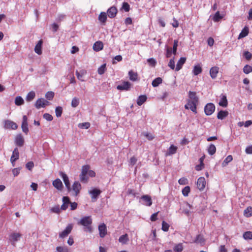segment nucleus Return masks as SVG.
Segmentation results:
<instances>
[{
    "label": "nucleus",
    "instance_id": "obj_1",
    "mask_svg": "<svg viewBox=\"0 0 252 252\" xmlns=\"http://www.w3.org/2000/svg\"><path fill=\"white\" fill-rule=\"evenodd\" d=\"M92 220L90 216L82 218L78 222V224L83 225L85 227L84 231L89 232H92Z\"/></svg>",
    "mask_w": 252,
    "mask_h": 252
},
{
    "label": "nucleus",
    "instance_id": "obj_2",
    "mask_svg": "<svg viewBox=\"0 0 252 252\" xmlns=\"http://www.w3.org/2000/svg\"><path fill=\"white\" fill-rule=\"evenodd\" d=\"M215 106L214 104L209 103L206 105L204 108V112L206 115H211L214 112Z\"/></svg>",
    "mask_w": 252,
    "mask_h": 252
},
{
    "label": "nucleus",
    "instance_id": "obj_3",
    "mask_svg": "<svg viewBox=\"0 0 252 252\" xmlns=\"http://www.w3.org/2000/svg\"><path fill=\"white\" fill-rule=\"evenodd\" d=\"M101 192V190L96 189L90 191L89 193L91 195L92 201L93 202H95Z\"/></svg>",
    "mask_w": 252,
    "mask_h": 252
},
{
    "label": "nucleus",
    "instance_id": "obj_4",
    "mask_svg": "<svg viewBox=\"0 0 252 252\" xmlns=\"http://www.w3.org/2000/svg\"><path fill=\"white\" fill-rule=\"evenodd\" d=\"M60 175L63 178L65 186L67 189L68 191H70L71 190V188L70 187V182L67 175L63 172H60Z\"/></svg>",
    "mask_w": 252,
    "mask_h": 252
},
{
    "label": "nucleus",
    "instance_id": "obj_5",
    "mask_svg": "<svg viewBox=\"0 0 252 252\" xmlns=\"http://www.w3.org/2000/svg\"><path fill=\"white\" fill-rule=\"evenodd\" d=\"M140 199L143 201V204L147 206H150L152 204L151 197L149 195H144L142 196Z\"/></svg>",
    "mask_w": 252,
    "mask_h": 252
},
{
    "label": "nucleus",
    "instance_id": "obj_6",
    "mask_svg": "<svg viewBox=\"0 0 252 252\" xmlns=\"http://www.w3.org/2000/svg\"><path fill=\"white\" fill-rule=\"evenodd\" d=\"M198 103L188 100L185 107L187 109H190L193 112L196 113V106Z\"/></svg>",
    "mask_w": 252,
    "mask_h": 252
},
{
    "label": "nucleus",
    "instance_id": "obj_7",
    "mask_svg": "<svg viewBox=\"0 0 252 252\" xmlns=\"http://www.w3.org/2000/svg\"><path fill=\"white\" fill-rule=\"evenodd\" d=\"M4 127L6 129L11 128L12 129H16L17 128L18 126L13 121L10 120H6L4 122Z\"/></svg>",
    "mask_w": 252,
    "mask_h": 252
},
{
    "label": "nucleus",
    "instance_id": "obj_8",
    "mask_svg": "<svg viewBox=\"0 0 252 252\" xmlns=\"http://www.w3.org/2000/svg\"><path fill=\"white\" fill-rule=\"evenodd\" d=\"M28 118L26 116L24 115L23 117L22 124V131L26 134L29 132L28 124Z\"/></svg>",
    "mask_w": 252,
    "mask_h": 252
},
{
    "label": "nucleus",
    "instance_id": "obj_9",
    "mask_svg": "<svg viewBox=\"0 0 252 252\" xmlns=\"http://www.w3.org/2000/svg\"><path fill=\"white\" fill-rule=\"evenodd\" d=\"M72 229V224H68L65 228V230H64L63 232H62L59 234L60 237L62 238H63L66 237L71 232Z\"/></svg>",
    "mask_w": 252,
    "mask_h": 252
},
{
    "label": "nucleus",
    "instance_id": "obj_10",
    "mask_svg": "<svg viewBox=\"0 0 252 252\" xmlns=\"http://www.w3.org/2000/svg\"><path fill=\"white\" fill-rule=\"evenodd\" d=\"M206 185V181L204 177H201L198 179L197 182V188L200 190H202L204 189Z\"/></svg>",
    "mask_w": 252,
    "mask_h": 252
},
{
    "label": "nucleus",
    "instance_id": "obj_11",
    "mask_svg": "<svg viewBox=\"0 0 252 252\" xmlns=\"http://www.w3.org/2000/svg\"><path fill=\"white\" fill-rule=\"evenodd\" d=\"M81 189V186L79 182L77 181L75 182L72 185V190L74 191L73 195L77 196L79 194Z\"/></svg>",
    "mask_w": 252,
    "mask_h": 252
},
{
    "label": "nucleus",
    "instance_id": "obj_12",
    "mask_svg": "<svg viewBox=\"0 0 252 252\" xmlns=\"http://www.w3.org/2000/svg\"><path fill=\"white\" fill-rule=\"evenodd\" d=\"M131 86V84L129 82H124L121 85H118L117 89L119 90H129Z\"/></svg>",
    "mask_w": 252,
    "mask_h": 252
},
{
    "label": "nucleus",
    "instance_id": "obj_13",
    "mask_svg": "<svg viewBox=\"0 0 252 252\" xmlns=\"http://www.w3.org/2000/svg\"><path fill=\"white\" fill-rule=\"evenodd\" d=\"M98 230L99 232L100 237L103 238L107 234L106 226L105 224L103 223L98 226Z\"/></svg>",
    "mask_w": 252,
    "mask_h": 252
},
{
    "label": "nucleus",
    "instance_id": "obj_14",
    "mask_svg": "<svg viewBox=\"0 0 252 252\" xmlns=\"http://www.w3.org/2000/svg\"><path fill=\"white\" fill-rule=\"evenodd\" d=\"M21 236V235L19 233H13L10 236L9 240L11 242L12 244L14 245V243L18 241Z\"/></svg>",
    "mask_w": 252,
    "mask_h": 252
},
{
    "label": "nucleus",
    "instance_id": "obj_15",
    "mask_svg": "<svg viewBox=\"0 0 252 252\" xmlns=\"http://www.w3.org/2000/svg\"><path fill=\"white\" fill-rule=\"evenodd\" d=\"M189 99L188 100L198 103V98L196 96V93L194 92L189 91Z\"/></svg>",
    "mask_w": 252,
    "mask_h": 252
},
{
    "label": "nucleus",
    "instance_id": "obj_16",
    "mask_svg": "<svg viewBox=\"0 0 252 252\" xmlns=\"http://www.w3.org/2000/svg\"><path fill=\"white\" fill-rule=\"evenodd\" d=\"M117 9L116 7L112 6L107 10V14L109 17L114 18L116 15Z\"/></svg>",
    "mask_w": 252,
    "mask_h": 252
},
{
    "label": "nucleus",
    "instance_id": "obj_17",
    "mask_svg": "<svg viewBox=\"0 0 252 252\" xmlns=\"http://www.w3.org/2000/svg\"><path fill=\"white\" fill-rule=\"evenodd\" d=\"M15 142L17 146L20 147H21L24 145V139L21 134H18L16 136Z\"/></svg>",
    "mask_w": 252,
    "mask_h": 252
},
{
    "label": "nucleus",
    "instance_id": "obj_18",
    "mask_svg": "<svg viewBox=\"0 0 252 252\" xmlns=\"http://www.w3.org/2000/svg\"><path fill=\"white\" fill-rule=\"evenodd\" d=\"M219 68L218 66L212 67L210 70V74L212 79H215L219 72Z\"/></svg>",
    "mask_w": 252,
    "mask_h": 252
},
{
    "label": "nucleus",
    "instance_id": "obj_19",
    "mask_svg": "<svg viewBox=\"0 0 252 252\" xmlns=\"http://www.w3.org/2000/svg\"><path fill=\"white\" fill-rule=\"evenodd\" d=\"M53 186L58 190H62L63 188V185L59 179H57L53 182Z\"/></svg>",
    "mask_w": 252,
    "mask_h": 252
},
{
    "label": "nucleus",
    "instance_id": "obj_20",
    "mask_svg": "<svg viewBox=\"0 0 252 252\" xmlns=\"http://www.w3.org/2000/svg\"><path fill=\"white\" fill-rule=\"evenodd\" d=\"M186 61V58H181L177 63L176 67L175 68V71H178L180 70L182 68L183 65L185 63Z\"/></svg>",
    "mask_w": 252,
    "mask_h": 252
},
{
    "label": "nucleus",
    "instance_id": "obj_21",
    "mask_svg": "<svg viewBox=\"0 0 252 252\" xmlns=\"http://www.w3.org/2000/svg\"><path fill=\"white\" fill-rule=\"evenodd\" d=\"M63 204L61 206V209L65 210L67 208L68 204L70 203L69 197L67 196L63 197Z\"/></svg>",
    "mask_w": 252,
    "mask_h": 252
},
{
    "label": "nucleus",
    "instance_id": "obj_22",
    "mask_svg": "<svg viewBox=\"0 0 252 252\" xmlns=\"http://www.w3.org/2000/svg\"><path fill=\"white\" fill-rule=\"evenodd\" d=\"M177 147L173 145H171L167 152L165 154L166 156H168L170 155H173L175 154L177 152Z\"/></svg>",
    "mask_w": 252,
    "mask_h": 252
},
{
    "label": "nucleus",
    "instance_id": "obj_23",
    "mask_svg": "<svg viewBox=\"0 0 252 252\" xmlns=\"http://www.w3.org/2000/svg\"><path fill=\"white\" fill-rule=\"evenodd\" d=\"M42 43H43L42 40H40L34 47L35 52L38 55H41L42 54L41 47H42Z\"/></svg>",
    "mask_w": 252,
    "mask_h": 252
},
{
    "label": "nucleus",
    "instance_id": "obj_24",
    "mask_svg": "<svg viewBox=\"0 0 252 252\" xmlns=\"http://www.w3.org/2000/svg\"><path fill=\"white\" fill-rule=\"evenodd\" d=\"M103 44L101 41H97L94 43L93 46V49L95 51H99L103 49Z\"/></svg>",
    "mask_w": 252,
    "mask_h": 252
},
{
    "label": "nucleus",
    "instance_id": "obj_25",
    "mask_svg": "<svg viewBox=\"0 0 252 252\" xmlns=\"http://www.w3.org/2000/svg\"><path fill=\"white\" fill-rule=\"evenodd\" d=\"M128 241L129 238L127 234L121 236L119 239V242L123 244H126Z\"/></svg>",
    "mask_w": 252,
    "mask_h": 252
},
{
    "label": "nucleus",
    "instance_id": "obj_26",
    "mask_svg": "<svg viewBox=\"0 0 252 252\" xmlns=\"http://www.w3.org/2000/svg\"><path fill=\"white\" fill-rule=\"evenodd\" d=\"M35 106L37 109H39L41 107H44V98H40L38 99L35 103Z\"/></svg>",
    "mask_w": 252,
    "mask_h": 252
},
{
    "label": "nucleus",
    "instance_id": "obj_27",
    "mask_svg": "<svg viewBox=\"0 0 252 252\" xmlns=\"http://www.w3.org/2000/svg\"><path fill=\"white\" fill-rule=\"evenodd\" d=\"M76 75L77 76V78L81 81H84V80L83 79V76L86 74V71L84 70H82L80 72L78 71H76Z\"/></svg>",
    "mask_w": 252,
    "mask_h": 252
},
{
    "label": "nucleus",
    "instance_id": "obj_28",
    "mask_svg": "<svg viewBox=\"0 0 252 252\" xmlns=\"http://www.w3.org/2000/svg\"><path fill=\"white\" fill-rule=\"evenodd\" d=\"M147 100V96L145 95H140L137 100V103L139 106L143 104Z\"/></svg>",
    "mask_w": 252,
    "mask_h": 252
},
{
    "label": "nucleus",
    "instance_id": "obj_29",
    "mask_svg": "<svg viewBox=\"0 0 252 252\" xmlns=\"http://www.w3.org/2000/svg\"><path fill=\"white\" fill-rule=\"evenodd\" d=\"M219 105L222 107H226L228 104L226 96L224 95H222L221 99L219 102Z\"/></svg>",
    "mask_w": 252,
    "mask_h": 252
},
{
    "label": "nucleus",
    "instance_id": "obj_30",
    "mask_svg": "<svg viewBox=\"0 0 252 252\" xmlns=\"http://www.w3.org/2000/svg\"><path fill=\"white\" fill-rule=\"evenodd\" d=\"M129 79L132 81H135L137 80L138 74L136 72L130 70L128 72Z\"/></svg>",
    "mask_w": 252,
    "mask_h": 252
},
{
    "label": "nucleus",
    "instance_id": "obj_31",
    "mask_svg": "<svg viewBox=\"0 0 252 252\" xmlns=\"http://www.w3.org/2000/svg\"><path fill=\"white\" fill-rule=\"evenodd\" d=\"M249 33V30L248 28L245 27L242 31H241V33L239 34L238 36V39L242 38L245 36H246Z\"/></svg>",
    "mask_w": 252,
    "mask_h": 252
},
{
    "label": "nucleus",
    "instance_id": "obj_32",
    "mask_svg": "<svg viewBox=\"0 0 252 252\" xmlns=\"http://www.w3.org/2000/svg\"><path fill=\"white\" fill-rule=\"evenodd\" d=\"M228 115L227 111H220L217 115V118L219 119L222 120Z\"/></svg>",
    "mask_w": 252,
    "mask_h": 252
},
{
    "label": "nucleus",
    "instance_id": "obj_33",
    "mask_svg": "<svg viewBox=\"0 0 252 252\" xmlns=\"http://www.w3.org/2000/svg\"><path fill=\"white\" fill-rule=\"evenodd\" d=\"M35 96V93L33 91H31L26 96V100L29 102L31 101L32 100L34 99Z\"/></svg>",
    "mask_w": 252,
    "mask_h": 252
},
{
    "label": "nucleus",
    "instance_id": "obj_34",
    "mask_svg": "<svg viewBox=\"0 0 252 252\" xmlns=\"http://www.w3.org/2000/svg\"><path fill=\"white\" fill-rule=\"evenodd\" d=\"M202 72V68L200 65L198 64L194 66L193 73L194 75H197Z\"/></svg>",
    "mask_w": 252,
    "mask_h": 252
},
{
    "label": "nucleus",
    "instance_id": "obj_35",
    "mask_svg": "<svg viewBox=\"0 0 252 252\" xmlns=\"http://www.w3.org/2000/svg\"><path fill=\"white\" fill-rule=\"evenodd\" d=\"M216 151V148L215 146L211 144L210 145L209 147L208 148V152L209 155H213Z\"/></svg>",
    "mask_w": 252,
    "mask_h": 252
},
{
    "label": "nucleus",
    "instance_id": "obj_36",
    "mask_svg": "<svg viewBox=\"0 0 252 252\" xmlns=\"http://www.w3.org/2000/svg\"><path fill=\"white\" fill-rule=\"evenodd\" d=\"M107 19V15L105 12H101L98 16V20L102 23H105Z\"/></svg>",
    "mask_w": 252,
    "mask_h": 252
},
{
    "label": "nucleus",
    "instance_id": "obj_37",
    "mask_svg": "<svg viewBox=\"0 0 252 252\" xmlns=\"http://www.w3.org/2000/svg\"><path fill=\"white\" fill-rule=\"evenodd\" d=\"M204 241L205 240L203 236L199 234L196 236V239L194 242L195 243H199L201 245H203L204 243Z\"/></svg>",
    "mask_w": 252,
    "mask_h": 252
},
{
    "label": "nucleus",
    "instance_id": "obj_38",
    "mask_svg": "<svg viewBox=\"0 0 252 252\" xmlns=\"http://www.w3.org/2000/svg\"><path fill=\"white\" fill-rule=\"evenodd\" d=\"M162 80L160 77H158L153 81L152 84L153 87H156L162 83Z\"/></svg>",
    "mask_w": 252,
    "mask_h": 252
},
{
    "label": "nucleus",
    "instance_id": "obj_39",
    "mask_svg": "<svg viewBox=\"0 0 252 252\" xmlns=\"http://www.w3.org/2000/svg\"><path fill=\"white\" fill-rule=\"evenodd\" d=\"M233 159L232 156L231 155L228 156L224 160V161L222 163V166L223 167L226 166L229 162L231 161Z\"/></svg>",
    "mask_w": 252,
    "mask_h": 252
},
{
    "label": "nucleus",
    "instance_id": "obj_40",
    "mask_svg": "<svg viewBox=\"0 0 252 252\" xmlns=\"http://www.w3.org/2000/svg\"><path fill=\"white\" fill-rule=\"evenodd\" d=\"M24 101L22 97L17 96L15 99V103L16 105L20 106L23 104Z\"/></svg>",
    "mask_w": 252,
    "mask_h": 252
},
{
    "label": "nucleus",
    "instance_id": "obj_41",
    "mask_svg": "<svg viewBox=\"0 0 252 252\" xmlns=\"http://www.w3.org/2000/svg\"><path fill=\"white\" fill-rule=\"evenodd\" d=\"M19 158V151L17 148H15L12 153V155L10 159H15L16 160Z\"/></svg>",
    "mask_w": 252,
    "mask_h": 252
},
{
    "label": "nucleus",
    "instance_id": "obj_42",
    "mask_svg": "<svg viewBox=\"0 0 252 252\" xmlns=\"http://www.w3.org/2000/svg\"><path fill=\"white\" fill-rule=\"evenodd\" d=\"M244 214L247 217L252 216V207H249L245 209L244 212Z\"/></svg>",
    "mask_w": 252,
    "mask_h": 252
},
{
    "label": "nucleus",
    "instance_id": "obj_43",
    "mask_svg": "<svg viewBox=\"0 0 252 252\" xmlns=\"http://www.w3.org/2000/svg\"><path fill=\"white\" fill-rule=\"evenodd\" d=\"M79 103V98L75 97H74L71 101V106L72 107L75 108L76 107Z\"/></svg>",
    "mask_w": 252,
    "mask_h": 252
},
{
    "label": "nucleus",
    "instance_id": "obj_44",
    "mask_svg": "<svg viewBox=\"0 0 252 252\" xmlns=\"http://www.w3.org/2000/svg\"><path fill=\"white\" fill-rule=\"evenodd\" d=\"M56 115L57 117H60L62 114L63 108L61 106H58L55 109Z\"/></svg>",
    "mask_w": 252,
    "mask_h": 252
},
{
    "label": "nucleus",
    "instance_id": "obj_45",
    "mask_svg": "<svg viewBox=\"0 0 252 252\" xmlns=\"http://www.w3.org/2000/svg\"><path fill=\"white\" fill-rule=\"evenodd\" d=\"M243 237L246 240H252V232L251 231H247L243 234Z\"/></svg>",
    "mask_w": 252,
    "mask_h": 252
},
{
    "label": "nucleus",
    "instance_id": "obj_46",
    "mask_svg": "<svg viewBox=\"0 0 252 252\" xmlns=\"http://www.w3.org/2000/svg\"><path fill=\"white\" fill-rule=\"evenodd\" d=\"M243 71L246 74H248L252 71V67L249 65H246L243 68Z\"/></svg>",
    "mask_w": 252,
    "mask_h": 252
},
{
    "label": "nucleus",
    "instance_id": "obj_47",
    "mask_svg": "<svg viewBox=\"0 0 252 252\" xmlns=\"http://www.w3.org/2000/svg\"><path fill=\"white\" fill-rule=\"evenodd\" d=\"M90 126V124L89 123H83L78 124V127L81 128L87 129Z\"/></svg>",
    "mask_w": 252,
    "mask_h": 252
},
{
    "label": "nucleus",
    "instance_id": "obj_48",
    "mask_svg": "<svg viewBox=\"0 0 252 252\" xmlns=\"http://www.w3.org/2000/svg\"><path fill=\"white\" fill-rule=\"evenodd\" d=\"M183 247L182 244L180 243L175 246L174 250L175 252H181L183 251Z\"/></svg>",
    "mask_w": 252,
    "mask_h": 252
},
{
    "label": "nucleus",
    "instance_id": "obj_49",
    "mask_svg": "<svg viewBox=\"0 0 252 252\" xmlns=\"http://www.w3.org/2000/svg\"><path fill=\"white\" fill-rule=\"evenodd\" d=\"M90 168V167L89 165H84L82 168L81 173L87 175V174H88Z\"/></svg>",
    "mask_w": 252,
    "mask_h": 252
},
{
    "label": "nucleus",
    "instance_id": "obj_50",
    "mask_svg": "<svg viewBox=\"0 0 252 252\" xmlns=\"http://www.w3.org/2000/svg\"><path fill=\"white\" fill-rule=\"evenodd\" d=\"M190 191V188L189 186L185 187L182 189V193L185 196H187Z\"/></svg>",
    "mask_w": 252,
    "mask_h": 252
},
{
    "label": "nucleus",
    "instance_id": "obj_51",
    "mask_svg": "<svg viewBox=\"0 0 252 252\" xmlns=\"http://www.w3.org/2000/svg\"><path fill=\"white\" fill-rule=\"evenodd\" d=\"M56 250L58 252H68V249L67 247H57Z\"/></svg>",
    "mask_w": 252,
    "mask_h": 252
},
{
    "label": "nucleus",
    "instance_id": "obj_52",
    "mask_svg": "<svg viewBox=\"0 0 252 252\" xmlns=\"http://www.w3.org/2000/svg\"><path fill=\"white\" fill-rule=\"evenodd\" d=\"M222 18V17L220 15V12L219 11H217L215 13V15H214V16L213 17V20L215 22H218L220 19H221Z\"/></svg>",
    "mask_w": 252,
    "mask_h": 252
},
{
    "label": "nucleus",
    "instance_id": "obj_53",
    "mask_svg": "<svg viewBox=\"0 0 252 252\" xmlns=\"http://www.w3.org/2000/svg\"><path fill=\"white\" fill-rule=\"evenodd\" d=\"M106 70V64H102L100 67H99L98 69V74L101 75L103 74Z\"/></svg>",
    "mask_w": 252,
    "mask_h": 252
},
{
    "label": "nucleus",
    "instance_id": "obj_54",
    "mask_svg": "<svg viewBox=\"0 0 252 252\" xmlns=\"http://www.w3.org/2000/svg\"><path fill=\"white\" fill-rule=\"evenodd\" d=\"M168 66L172 69H175V62H174V58L173 59H170L168 64Z\"/></svg>",
    "mask_w": 252,
    "mask_h": 252
},
{
    "label": "nucleus",
    "instance_id": "obj_55",
    "mask_svg": "<svg viewBox=\"0 0 252 252\" xmlns=\"http://www.w3.org/2000/svg\"><path fill=\"white\" fill-rule=\"evenodd\" d=\"M54 96V93L53 92H48L46 94L45 97L48 100H52Z\"/></svg>",
    "mask_w": 252,
    "mask_h": 252
},
{
    "label": "nucleus",
    "instance_id": "obj_56",
    "mask_svg": "<svg viewBox=\"0 0 252 252\" xmlns=\"http://www.w3.org/2000/svg\"><path fill=\"white\" fill-rule=\"evenodd\" d=\"M169 225L165 221L162 222V230L164 231H167L169 229Z\"/></svg>",
    "mask_w": 252,
    "mask_h": 252
},
{
    "label": "nucleus",
    "instance_id": "obj_57",
    "mask_svg": "<svg viewBox=\"0 0 252 252\" xmlns=\"http://www.w3.org/2000/svg\"><path fill=\"white\" fill-rule=\"evenodd\" d=\"M178 43V40H175L174 41V44H173V50H172V52H173V53L174 55H176V53H177Z\"/></svg>",
    "mask_w": 252,
    "mask_h": 252
},
{
    "label": "nucleus",
    "instance_id": "obj_58",
    "mask_svg": "<svg viewBox=\"0 0 252 252\" xmlns=\"http://www.w3.org/2000/svg\"><path fill=\"white\" fill-rule=\"evenodd\" d=\"M148 63L152 66H155L157 62L154 58H150L147 60Z\"/></svg>",
    "mask_w": 252,
    "mask_h": 252
},
{
    "label": "nucleus",
    "instance_id": "obj_59",
    "mask_svg": "<svg viewBox=\"0 0 252 252\" xmlns=\"http://www.w3.org/2000/svg\"><path fill=\"white\" fill-rule=\"evenodd\" d=\"M43 118L48 121H51L53 120V117L48 113H45L43 115Z\"/></svg>",
    "mask_w": 252,
    "mask_h": 252
},
{
    "label": "nucleus",
    "instance_id": "obj_60",
    "mask_svg": "<svg viewBox=\"0 0 252 252\" xmlns=\"http://www.w3.org/2000/svg\"><path fill=\"white\" fill-rule=\"evenodd\" d=\"M80 179L82 182L86 183L88 180V178L86 174L81 173L80 175Z\"/></svg>",
    "mask_w": 252,
    "mask_h": 252
},
{
    "label": "nucleus",
    "instance_id": "obj_61",
    "mask_svg": "<svg viewBox=\"0 0 252 252\" xmlns=\"http://www.w3.org/2000/svg\"><path fill=\"white\" fill-rule=\"evenodd\" d=\"M188 181L187 178H182L178 181V183L180 185H186L188 184Z\"/></svg>",
    "mask_w": 252,
    "mask_h": 252
},
{
    "label": "nucleus",
    "instance_id": "obj_62",
    "mask_svg": "<svg viewBox=\"0 0 252 252\" xmlns=\"http://www.w3.org/2000/svg\"><path fill=\"white\" fill-rule=\"evenodd\" d=\"M34 163L32 161L28 162L26 164V168L29 170H31L32 168L33 167Z\"/></svg>",
    "mask_w": 252,
    "mask_h": 252
},
{
    "label": "nucleus",
    "instance_id": "obj_63",
    "mask_svg": "<svg viewBox=\"0 0 252 252\" xmlns=\"http://www.w3.org/2000/svg\"><path fill=\"white\" fill-rule=\"evenodd\" d=\"M122 8L126 11H129V5L127 2H124L123 4Z\"/></svg>",
    "mask_w": 252,
    "mask_h": 252
},
{
    "label": "nucleus",
    "instance_id": "obj_64",
    "mask_svg": "<svg viewBox=\"0 0 252 252\" xmlns=\"http://www.w3.org/2000/svg\"><path fill=\"white\" fill-rule=\"evenodd\" d=\"M51 211L52 212L55 213H59L60 212V208L59 207V206H56L54 207H52L51 209Z\"/></svg>",
    "mask_w": 252,
    "mask_h": 252
}]
</instances>
